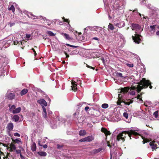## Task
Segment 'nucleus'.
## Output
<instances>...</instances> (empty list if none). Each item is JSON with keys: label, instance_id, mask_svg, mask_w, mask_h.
<instances>
[{"label": "nucleus", "instance_id": "obj_50", "mask_svg": "<svg viewBox=\"0 0 159 159\" xmlns=\"http://www.w3.org/2000/svg\"><path fill=\"white\" fill-rule=\"evenodd\" d=\"M9 23L10 26V27H11L12 26H13L15 24V23L10 22Z\"/></svg>", "mask_w": 159, "mask_h": 159}, {"label": "nucleus", "instance_id": "obj_48", "mask_svg": "<svg viewBox=\"0 0 159 159\" xmlns=\"http://www.w3.org/2000/svg\"><path fill=\"white\" fill-rule=\"evenodd\" d=\"M16 152L17 154H21V150L20 149L16 150Z\"/></svg>", "mask_w": 159, "mask_h": 159}, {"label": "nucleus", "instance_id": "obj_9", "mask_svg": "<svg viewBox=\"0 0 159 159\" xmlns=\"http://www.w3.org/2000/svg\"><path fill=\"white\" fill-rule=\"evenodd\" d=\"M13 128L14 125L13 123L10 122L8 124L6 128L9 131H11L13 130Z\"/></svg>", "mask_w": 159, "mask_h": 159}, {"label": "nucleus", "instance_id": "obj_12", "mask_svg": "<svg viewBox=\"0 0 159 159\" xmlns=\"http://www.w3.org/2000/svg\"><path fill=\"white\" fill-rule=\"evenodd\" d=\"M76 83L74 82H72L71 84H72L71 87L72 88V90L74 91L75 92L77 91V85L75 83Z\"/></svg>", "mask_w": 159, "mask_h": 159}, {"label": "nucleus", "instance_id": "obj_38", "mask_svg": "<svg viewBox=\"0 0 159 159\" xmlns=\"http://www.w3.org/2000/svg\"><path fill=\"white\" fill-rule=\"evenodd\" d=\"M57 148L58 149H61V148H62L63 146V145H61L59 144H57Z\"/></svg>", "mask_w": 159, "mask_h": 159}, {"label": "nucleus", "instance_id": "obj_33", "mask_svg": "<svg viewBox=\"0 0 159 159\" xmlns=\"http://www.w3.org/2000/svg\"><path fill=\"white\" fill-rule=\"evenodd\" d=\"M108 27V28L111 30H113L114 29V26H113V25L111 23H109Z\"/></svg>", "mask_w": 159, "mask_h": 159}, {"label": "nucleus", "instance_id": "obj_29", "mask_svg": "<svg viewBox=\"0 0 159 159\" xmlns=\"http://www.w3.org/2000/svg\"><path fill=\"white\" fill-rule=\"evenodd\" d=\"M47 34H48L49 36H52L55 35L56 34L53 33L52 32L50 31H48L47 32Z\"/></svg>", "mask_w": 159, "mask_h": 159}, {"label": "nucleus", "instance_id": "obj_52", "mask_svg": "<svg viewBox=\"0 0 159 159\" xmlns=\"http://www.w3.org/2000/svg\"><path fill=\"white\" fill-rule=\"evenodd\" d=\"M64 53L66 55V58H68L69 57V55H68L65 51L64 52Z\"/></svg>", "mask_w": 159, "mask_h": 159}, {"label": "nucleus", "instance_id": "obj_62", "mask_svg": "<svg viewBox=\"0 0 159 159\" xmlns=\"http://www.w3.org/2000/svg\"><path fill=\"white\" fill-rule=\"evenodd\" d=\"M86 66L88 68H91V66H89L87 64H86Z\"/></svg>", "mask_w": 159, "mask_h": 159}, {"label": "nucleus", "instance_id": "obj_18", "mask_svg": "<svg viewBox=\"0 0 159 159\" xmlns=\"http://www.w3.org/2000/svg\"><path fill=\"white\" fill-rule=\"evenodd\" d=\"M8 107L10 108H9L10 111L12 112V113H13V111L16 108V106L14 105H12L11 106L10 105H9L8 106Z\"/></svg>", "mask_w": 159, "mask_h": 159}, {"label": "nucleus", "instance_id": "obj_1", "mask_svg": "<svg viewBox=\"0 0 159 159\" xmlns=\"http://www.w3.org/2000/svg\"><path fill=\"white\" fill-rule=\"evenodd\" d=\"M144 79H142V80L140 81L139 82L137 83V84H138V85L136 86L132 85L131 87L130 90H136L137 92L139 93L140 92L142 89L147 88L148 86L146 85V83H145V82L144 81Z\"/></svg>", "mask_w": 159, "mask_h": 159}, {"label": "nucleus", "instance_id": "obj_45", "mask_svg": "<svg viewBox=\"0 0 159 159\" xmlns=\"http://www.w3.org/2000/svg\"><path fill=\"white\" fill-rule=\"evenodd\" d=\"M115 25L119 28H120L121 27V26L120 25V23H117Z\"/></svg>", "mask_w": 159, "mask_h": 159}, {"label": "nucleus", "instance_id": "obj_3", "mask_svg": "<svg viewBox=\"0 0 159 159\" xmlns=\"http://www.w3.org/2000/svg\"><path fill=\"white\" fill-rule=\"evenodd\" d=\"M142 36L137 34L136 33L134 34V36H132V38L134 42L137 44H139L141 41L140 37Z\"/></svg>", "mask_w": 159, "mask_h": 159}, {"label": "nucleus", "instance_id": "obj_49", "mask_svg": "<svg viewBox=\"0 0 159 159\" xmlns=\"http://www.w3.org/2000/svg\"><path fill=\"white\" fill-rule=\"evenodd\" d=\"M42 108L43 109V113H46V109L44 106L42 107Z\"/></svg>", "mask_w": 159, "mask_h": 159}, {"label": "nucleus", "instance_id": "obj_47", "mask_svg": "<svg viewBox=\"0 0 159 159\" xmlns=\"http://www.w3.org/2000/svg\"><path fill=\"white\" fill-rule=\"evenodd\" d=\"M30 36H31V35L30 34H26V38H27L28 39L30 37Z\"/></svg>", "mask_w": 159, "mask_h": 159}, {"label": "nucleus", "instance_id": "obj_25", "mask_svg": "<svg viewBox=\"0 0 159 159\" xmlns=\"http://www.w3.org/2000/svg\"><path fill=\"white\" fill-rule=\"evenodd\" d=\"M38 153L39 155L42 157H45L47 155V153L44 152H38Z\"/></svg>", "mask_w": 159, "mask_h": 159}, {"label": "nucleus", "instance_id": "obj_31", "mask_svg": "<svg viewBox=\"0 0 159 159\" xmlns=\"http://www.w3.org/2000/svg\"><path fill=\"white\" fill-rule=\"evenodd\" d=\"M102 150V148H99L97 149H95L93 150V152L95 153H98Z\"/></svg>", "mask_w": 159, "mask_h": 159}, {"label": "nucleus", "instance_id": "obj_8", "mask_svg": "<svg viewBox=\"0 0 159 159\" xmlns=\"http://www.w3.org/2000/svg\"><path fill=\"white\" fill-rule=\"evenodd\" d=\"M123 102L125 104L129 105L130 104L133 103V101L130 100V99H126V100H122Z\"/></svg>", "mask_w": 159, "mask_h": 159}, {"label": "nucleus", "instance_id": "obj_40", "mask_svg": "<svg viewBox=\"0 0 159 159\" xmlns=\"http://www.w3.org/2000/svg\"><path fill=\"white\" fill-rule=\"evenodd\" d=\"M126 65L129 67H133L134 66V65L133 64L127 63Z\"/></svg>", "mask_w": 159, "mask_h": 159}, {"label": "nucleus", "instance_id": "obj_26", "mask_svg": "<svg viewBox=\"0 0 159 159\" xmlns=\"http://www.w3.org/2000/svg\"><path fill=\"white\" fill-rule=\"evenodd\" d=\"M81 33H79V36L80 37L79 38V40L80 41H82L84 39V37L82 35H81Z\"/></svg>", "mask_w": 159, "mask_h": 159}, {"label": "nucleus", "instance_id": "obj_22", "mask_svg": "<svg viewBox=\"0 0 159 159\" xmlns=\"http://www.w3.org/2000/svg\"><path fill=\"white\" fill-rule=\"evenodd\" d=\"M142 138L143 140V144H144L146 143H147L148 142H149L151 141L152 140L151 139L149 140V139L147 138H145L143 136H142Z\"/></svg>", "mask_w": 159, "mask_h": 159}, {"label": "nucleus", "instance_id": "obj_37", "mask_svg": "<svg viewBox=\"0 0 159 159\" xmlns=\"http://www.w3.org/2000/svg\"><path fill=\"white\" fill-rule=\"evenodd\" d=\"M123 116L126 119H128V114L127 112H124L123 114Z\"/></svg>", "mask_w": 159, "mask_h": 159}, {"label": "nucleus", "instance_id": "obj_7", "mask_svg": "<svg viewBox=\"0 0 159 159\" xmlns=\"http://www.w3.org/2000/svg\"><path fill=\"white\" fill-rule=\"evenodd\" d=\"M61 34L64 37L66 40H71L73 39V38L70 37L68 34L64 33H61Z\"/></svg>", "mask_w": 159, "mask_h": 159}, {"label": "nucleus", "instance_id": "obj_61", "mask_svg": "<svg viewBox=\"0 0 159 159\" xmlns=\"http://www.w3.org/2000/svg\"><path fill=\"white\" fill-rule=\"evenodd\" d=\"M156 34L157 35L159 36V31L157 32Z\"/></svg>", "mask_w": 159, "mask_h": 159}, {"label": "nucleus", "instance_id": "obj_64", "mask_svg": "<svg viewBox=\"0 0 159 159\" xmlns=\"http://www.w3.org/2000/svg\"><path fill=\"white\" fill-rule=\"evenodd\" d=\"M143 94V92H141L140 93V95L142 96V95Z\"/></svg>", "mask_w": 159, "mask_h": 159}, {"label": "nucleus", "instance_id": "obj_15", "mask_svg": "<svg viewBox=\"0 0 159 159\" xmlns=\"http://www.w3.org/2000/svg\"><path fill=\"white\" fill-rule=\"evenodd\" d=\"M94 137L91 135L85 137L86 142H91L94 139Z\"/></svg>", "mask_w": 159, "mask_h": 159}, {"label": "nucleus", "instance_id": "obj_14", "mask_svg": "<svg viewBox=\"0 0 159 159\" xmlns=\"http://www.w3.org/2000/svg\"><path fill=\"white\" fill-rule=\"evenodd\" d=\"M129 89V88L127 87H125L121 88L120 90V92L123 94L127 93Z\"/></svg>", "mask_w": 159, "mask_h": 159}, {"label": "nucleus", "instance_id": "obj_28", "mask_svg": "<svg viewBox=\"0 0 159 159\" xmlns=\"http://www.w3.org/2000/svg\"><path fill=\"white\" fill-rule=\"evenodd\" d=\"M15 8L13 5H11L10 7L8 8V10L9 11H12L13 12H15Z\"/></svg>", "mask_w": 159, "mask_h": 159}, {"label": "nucleus", "instance_id": "obj_35", "mask_svg": "<svg viewBox=\"0 0 159 159\" xmlns=\"http://www.w3.org/2000/svg\"><path fill=\"white\" fill-rule=\"evenodd\" d=\"M158 111H155L153 114V116H154L155 118H157L158 117Z\"/></svg>", "mask_w": 159, "mask_h": 159}, {"label": "nucleus", "instance_id": "obj_20", "mask_svg": "<svg viewBox=\"0 0 159 159\" xmlns=\"http://www.w3.org/2000/svg\"><path fill=\"white\" fill-rule=\"evenodd\" d=\"M28 90L27 89H23L20 92V94L22 96L26 94L28 92Z\"/></svg>", "mask_w": 159, "mask_h": 159}, {"label": "nucleus", "instance_id": "obj_32", "mask_svg": "<svg viewBox=\"0 0 159 159\" xmlns=\"http://www.w3.org/2000/svg\"><path fill=\"white\" fill-rule=\"evenodd\" d=\"M156 25H151L150 26L151 31H153V32H155V28H156Z\"/></svg>", "mask_w": 159, "mask_h": 159}, {"label": "nucleus", "instance_id": "obj_44", "mask_svg": "<svg viewBox=\"0 0 159 159\" xmlns=\"http://www.w3.org/2000/svg\"><path fill=\"white\" fill-rule=\"evenodd\" d=\"M63 21L65 22H67L68 24L69 25H70L69 24L70 20L68 19H65V20Z\"/></svg>", "mask_w": 159, "mask_h": 159}, {"label": "nucleus", "instance_id": "obj_60", "mask_svg": "<svg viewBox=\"0 0 159 159\" xmlns=\"http://www.w3.org/2000/svg\"><path fill=\"white\" fill-rule=\"evenodd\" d=\"M93 39L97 40H98V39L97 37H94L93 38Z\"/></svg>", "mask_w": 159, "mask_h": 159}, {"label": "nucleus", "instance_id": "obj_5", "mask_svg": "<svg viewBox=\"0 0 159 159\" xmlns=\"http://www.w3.org/2000/svg\"><path fill=\"white\" fill-rule=\"evenodd\" d=\"M37 102L40 104L42 107L43 106H47V103L44 99H41L37 101Z\"/></svg>", "mask_w": 159, "mask_h": 159}, {"label": "nucleus", "instance_id": "obj_6", "mask_svg": "<svg viewBox=\"0 0 159 159\" xmlns=\"http://www.w3.org/2000/svg\"><path fill=\"white\" fill-rule=\"evenodd\" d=\"M15 95L13 93H9L7 94V97L10 100H12L14 99Z\"/></svg>", "mask_w": 159, "mask_h": 159}, {"label": "nucleus", "instance_id": "obj_53", "mask_svg": "<svg viewBox=\"0 0 159 159\" xmlns=\"http://www.w3.org/2000/svg\"><path fill=\"white\" fill-rule=\"evenodd\" d=\"M0 144H2L3 146H4L5 147H8V146L6 144H4V143H0Z\"/></svg>", "mask_w": 159, "mask_h": 159}, {"label": "nucleus", "instance_id": "obj_36", "mask_svg": "<svg viewBox=\"0 0 159 159\" xmlns=\"http://www.w3.org/2000/svg\"><path fill=\"white\" fill-rule=\"evenodd\" d=\"M101 131L102 132L104 133L105 134L107 132V130L104 127H102V128Z\"/></svg>", "mask_w": 159, "mask_h": 159}, {"label": "nucleus", "instance_id": "obj_59", "mask_svg": "<svg viewBox=\"0 0 159 159\" xmlns=\"http://www.w3.org/2000/svg\"><path fill=\"white\" fill-rule=\"evenodd\" d=\"M43 147L44 148H47L48 147V146L46 144H45L43 145Z\"/></svg>", "mask_w": 159, "mask_h": 159}, {"label": "nucleus", "instance_id": "obj_27", "mask_svg": "<svg viewBox=\"0 0 159 159\" xmlns=\"http://www.w3.org/2000/svg\"><path fill=\"white\" fill-rule=\"evenodd\" d=\"M12 141L14 143H19V142H20V139H16L14 140L13 139L11 138Z\"/></svg>", "mask_w": 159, "mask_h": 159}, {"label": "nucleus", "instance_id": "obj_24", "mask_svg": "<svg viewBox=\"0 0 159 159\" xmlns=\"http://www.w3.org/2000/svg\"><path fill=\"white\" fill-rule=\"evenodd\" d=\"M86 134V132L84 130H80L79 133V134L80 136H84Z\"/></svg>", "mask_w": 159, "mask_h": 159}, {"label": "nucleus", "instance_id": "obj_11", "mask_svg": "<svg viewBox=\"0 0 159 159\" xmlns=\"http://www.w3.org/2000/svg\"><path fill=\"white\" fill-rule=\"evenodd\" d=\"M123 134L119 133L117 136L116 140L118 141H120L121 140H122V142H123L125 140V139L123 138Z\"/></svg>", "mask_w": 159, "mask_h": 159}, {"label": "nucleus", "instance_id": "obj_21", "mask_svg": "<svg viewBox=\"0 0 159 159\" xmlns=\"http://www.w3.org/2000/svg\"><path fill=\"white\" fill-rule=\"evenodd\" d=\"M139 26L138 24H133L132 25V28L133 30L134 29L139 28Z\"/></svg>", "mask_w": 159, "mask_h": 159}, {"label": "nucleus", "instance_id": "obj_13", "mask_svg": "<svg viewBox=\"0 0 159 159\" xmlns=\"http://www.w3.org/2000/svg\"><path fill=\"white\" fill-rule=\"evenodd\" d=\"M10 147H8V149L10 148V150H11V151H13V150H15L16 149V147L15 144L13 142L11 143L10 144Z\"/></svg>", "mask_w": 159, "mask_h": 159}, {"label": "nucleus", "instance_id": "obj_54", "mask_svg": "<svg viewBox=\"0 0 159 159\" xmlns=\"http://www.w3.org/2000/svg\"><path fill=\"white\" fill-rule=\"evenodd\" d=\"M20 156L21 159H25V157L22 156L21 154H20Z\"/></svg>", "mask_w": 159, "mask_h": 159}, {"label": "nucleus", "instance_id": "obj_4", "mask_svg": "<svg viewBox=\"0 0 159 159\" xmlns=\"http://www.w3.org/2000/svg\"><path fill=\"white\" fill-rule=\"evenodd\" d=\"M156 143V142L153 140L149 143V145L151 146L152 151H154L155 150H156L158 148L157 144Z\"/></svg>", "mask_w": 159, "mask_h": 159}, {"label": "nucleus", "instance_id": "obj_51", "mask_svg": "<svg viewBox=\"0 0 159 159\" xmlns=\"http://www.w3.org/2000/svg\"><path fill=\"white\" fill-rule=\"evenodd\" d=\"M79 141L80 142H86L85 138H83V139H81Z\"/></svg>", "mask_w": 159, "mask_h": 159}, {"label": "nucleus", "instance_id": "obj_39", "mask_svg": "<svg viewBox=\"0 0 159 159\" xmlns=\"http://www.w3.org/2000/svg\"><path fill=\"white\" fill-rule=\"evenodd\" d=\"M66 45L67 46H69L70 47L74 48H76L78 47V46H75L72 45H71L69 44H66Z\"/></svg>", "mask_w": 159, "mask_h": 159}, {"label": "nucleus", "instance_id": "obj_34", "mask_svg": "<svg viewBox=\"0 0 159 159\" xmlns=\"http://www.w3.org/2000/svg\"><path fill=\"white\" fill-rule=\"evenodd\" d=\"M108 107V105L107 103H104L102 105V107L103 108H107Z\"/></svg>", "mask_w": 159, "mask_h": 159}, {"label": "nucleus", "instance_id": "obj_2", "mask_svg": "<svg viewBox=\"0 0 159 159\" xmlns=\"http://www.w3.org/2000/svg\"><path fill=\"white\" fill-rule=\"evenodd\" d=\"M120 133L123 134L122 137H123V138L124 139H125V138H126V134H128V136L129 137L130 139H131V137L132 135L135 136L140 135V134L139 133L135 132V130H134L131 129L129 131H123L122 133Z\"/></svg>", "mask_w": 159, "mask_h": 159}, {"label": "nucleus", "instance_id": "obj_10", "mask_svg": "<svg viewBox=\"0 0 159 159\" xmlns=\"http://www.w3.org/2000/svg\"><path fill=\"white\" fill-rule=\"evenodd\" d=\"M143 79H145L144 81L145 82V83H145V84L148 86L147 88L149 86V88L150 89H152V86L151 85V83L150 82V80H146L145 78H143Z\"/></svg>", "mask_w": 159, "mask_h": 159}, {"label": "nucleus", "instance_id": "obj_16", "mask_svg": "<svg viewBox=\"0 0 159 159\" xmlns=\"http://www.w3.org/2000/svg\"><path fill=\"white\" fill-rule=\"evenodd\" d=\"M21 109L20 107H18L17 108H16L13 111V113L16 114L19 113Z\"/></svg>", "mask_w": 159, "mask_h": 159}, {"label": "nucleus", "instance_id": "obj_58", "mask_svg": "<svg viewBox=\"0 0 159 159\" xmlns=\"http://www.w3.org/2000/svg\"><path fill=\"white\" fill-rule=\"evenodd\" d=\"M139 101H140L141 103H143V100L142 99V98L141 97L139 99Z\"/></svg>", "mask_w": 159, "mask_h": 159}, {"label": "nucleus", "instance_id": "obj_19", "mask_svg": "<svg viewBox=\"0 0 159 159\" xmlns=\"http://www.w3.org/2000/svg\"><path fill=\"white\" fill-rule=\"evenodd\" d=\"M120 95L119 94V98L118 99V100L117 102V104L118 105H119L121 106H122V105L121 104V102H123L121 98V97H120Z\"/></svg>", "mask_w": 159, "mask_h": 159}, {"label": "nucleus", "instance_id": "obj_23", "mask_svg": "<svg viewBox=\"0 0 159 159\" xmlns=\"http://www.w3.org/2000/svg\"><path fill=\"white\" fill-rule=\"evenodd\" d=\"M36 146L35 143H34L31 146V149L33 152L35 151L36 150Z\"/></svg>", "mask_w": 159, "mask_h": 159}, {"label": "nucleus", "instance_id": "obj_56", "mask_svg": "<svg viewBox=\"0 0 159 159\" xmlns=\"http://www.w3.org/2000/svg\"><path fill=\"white\" fill-rule=\"evenodd\" d=\"M141 97L142 98V96L140 94H138L137 96V97L136 98L137 99H139L141 98Z\"/></svg>", "mask_w": 159, "mask_h": 159}, {"label": "nucleus", "instance_id": "obj_42", "mask_svg": "<svg viewBox=\"0 0 159 159\" xmlns=\"http://www.w3.org/2000/svg\"><path fill=\"white\" fill-rule=\"evenodd\" d=\"M111 134V133L110 132V131H108V130L107 132L105 134V135L106 136H107V135H110Z\"/></svg>", "mask_w": 159, "mask_h": 159}, {"label": "nucleus", "instance_id": "obj_63", "mask_svg": "<svg viewBox=\"0 0 159 159\" xmlns=\"http://www.w3.org/2000/svg\"><path fill=\"white\" fill-rule=\"evenodd\" d=\"M8 156L7 155L4 158V159H7V158H8Z\"/></svg>", "mask_w": 159, "mask_h": 159}, {"label": "nucleus", "instance_id": "obj_46", "mask_svg": "<svg viewBox=\"0 0 159 159\" xmlns=\"http://www.w3.org/2000/svg\"><path fill=\"white\" fill-rule=\"evenodd\" d=\"M14 134L15 136H18V137L20 136V134L18 133H15Z\"/></svg>", "mask_w": 159, "mask_h": 159}, {"label": "nucleus", "instance_id": "obj_57", "mask_svg": "<svg viewBox=\"0 0 159 159\" xmlns=\"http://www.w3.org/2000/svg\"><path fill=\"white\" fill-rule=\"evenodd\" d=\"M89 109V107L88 106H86L85 108V110L87 111Z\"/></svg>", "mask_w": 159, "mask_h": 159}, {"label": "nucleus", "instance_id": "obj_43", "mask_svg": "<svg viewBox=\"0 0 159 159\" xmlns=\"http://www.w3.org/2000/svg\"><path fill=\"white\" fill-rule=\"evenodd\" d=\"M43 117L45 118H47V112H46V113H43Z\"/></svg>", "mask_w": 159, "mask_h": 159}, {"label": "nucleus", "instance_id": "obj_17", "mask_svg": "<svg viewBox=\"0 0 159 159\" xmlns=\"http://www.w3.org/2000/svg\"><path fill=\"white\" fill-rule=\"evenodd\" d=\"M20 119L19 116L17 115H15L12 117V119L14 120L15 122H17L19 121Z\"/></svg>", "mask_w": 159, "mask_h": 159}, {"label": "nucleus", "instance_id": "obj_30", "mask_svg": "<svg viewBox=\"0 0 159 159\" xmlns=\"http://www.w3.org/2000/svg\"><path fill=\"white\" fill-rule=\"evenodd\" d=\"M116 74V76L117 77H120L121 78H123V76H122V74L121 73H115Z\"/></svg>", "mask_w": 159, "mask_h": 159}, {"label": "nucleus", "instance_id": "obj_41", "mask_svg": "<svg viewBox=\"0 0 159 159\" xmlns=\"http://www.w3.org/2000/svg\"><path fill=\"white\" fill-rule=\"evenodd\" d=\"M130 94L132 95H134L135 94V92L133 90H130Z\"/></svg>", "mask_w": 159, "mask_h": 159}, {"label": "nucleus", "instance_id": "obj_55", "mask_svg": "<svg viewBox=\"0 0 159 159\" xmlns=\"http://www.w3.org/2000/svg\"><path fill=\"white\" fill-rule=\"evenodd\" d=\"M31 16H32V17L31 16V17L33 19H35V17H36L34 15H33V14H30Z\"/></svg>", "mask_w": 159, "mask_h": 159}]
</instances>
